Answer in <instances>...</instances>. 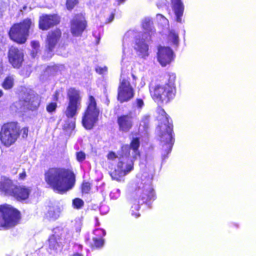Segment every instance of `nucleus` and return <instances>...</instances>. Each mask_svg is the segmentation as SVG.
I'll return each instance as SVG.
<instances>
[{
  "instance_id": "14",
  "label": "nucleus",
  "mask_w": 256,
  "mask_h": 256,
  "mask_svg": "<svg viewBox=\"0 0 256 256\" xmlns=\"http://www.w3.org/2000/svg\"><path fill=\"white\" fill-rule=\"evenodd\" d=\"M62 36V30L59 28L52 30L47 34L45 40V50L48 54L54 51Z\"/></svg>"
},
{
  "instance_id": "47",
  "label": "nucleus",
  "mask_w": 256,
  "mask_h": 256,
  "mask_svg": "<svg viewBox=\"0 0 256 256\" xmlns=\"http://www.w3.org/2000/svg\"><path fill=\"white\" fill-rule=\"evenodd\" d=\"M22 102V101H19V102H18V104H18V105H20H20H21V104H20V102Z\"/></svg>"
},
{
  "instance_id": "3",
  "label": "nucleus",
  "mask_w": 256,
  "mask_h": 256,
  "mask_svg": "<svg viewBox=\"0 0 256 256\" xmlns=\"http://www.w3.org/2000/svg\"><path fill=\"white\" fill-rule=\"evenodd\" d=\"M29 129L28 126L20 128L18 122L16 121H10L4 122L0 130V141L6 148H9L14 144L20 136L26 138L28 136Z\"/></svg>"
},
{
  "instance_id": "23",
  "label": "nucleus",
  "mask_w": 256,
  "mask_h": 256,
  "mask_svg": "<svg viewBox=\"0 0 256 256\" xmlns=\"http://www.w3.org/2000/svg\"><path fill=\"white\" fill-rule=\"evenodd\" d=\"M128 145L134 153L132 156L133 159L136 160L138 156H140V152L138 150L140 146V138L139 137L132 138Z\"/></svg>"
},
{
  "instance_id": "38",
  "label": "nucleus",
  "mask_w": 256,
  "mask_h": 256,
  "mask_svg": "<svg viewBox=\"0 0 256 256\" xmlns=\"http://www.w3.org/2000/svg\"><path fill=\"white\" fill-rule=\"evenodd\" d=\"M48 214L50 217H54L56 215V208L54 206L50 207L48 211Z\"/></svg>"
},
{
  "instance_id": "10",
  "label": "nucleus",
  "mask_w": 256,
  "mask_h": 256,
  "mask_svg": "<svg viewBox=\"0 0 256 256\" xmlns=\"http://www.w3.org/2000/svg\"><path fill=\"white\" fill-rule=\"evenodd\" d=\"M85 13L81 12L74 14L70 21V30L73 36H80L86 30L88 22Z\"/></svg>"
},
{
  "instance_id": "28",
  "label": "nucleus",
  "mask_w": 256,
  "mask_h": 256,
  "mask_svg": "<svg viewBox=\"0 0 256 256\" xmlns=\"http://www.w3.org/2000/svg\"><path fill=\"white\" fill-rule=\"evenodd\" d=\"M168 38L169 40L172 41V43L176 46H178V33L176 32L174 30L170 31Z\"/></svg>"
},
{
  "instance_id": "9",
  "label": "nucleus",
  "mask_w": 256,
  "mask_h": 256,
  "mask_svg": "<svg viewBox=\"0 0 256 256\" xmlns=\"http://www.w3.org/2000/svg\"><path fill=\"white\" fill-rule=\"evenodd\" d=\"M68 104L64 114L68 118H72L77 115L82 104V96L79 90L70 87L66 90Z\"/></svg>"
},
{
  "instance_id": "17",
  "label": "nucleus",
  "mask_w": 256,
  "mask_h": 256,
  "mask_svg": "<svg viewBox=\"0 0 256 256\" xmlns=\"http://www.w3.org/2000/svg\"><path fill=\"white\" fill-rule=\"evenodd\" d=\"M158 60L160 64L164 66L170 64L174 60V54L169 47L160 46L157 53Z\"/></svg>"
},
{
  "instance_id": "22",
  "label": "nucleus",
  "mask_w": 256,
  "mask_h": 256,
  "mask_svg": "<svg viewBox=\"0 0 256 256\" xmlns=\"http://www.w3.org/2000/svg\"><path fill=\"white\" fill-rule=\"evenodd\" d=\"M40 100L38 94L30 95L28 101V109L30 110H36L40 106Z\"/></svg>"
},
{
  "instance_id": "34",
  "label": "nucleus",
  "mask_w": 256,
  "mask_h": 256,
  "mask_svg": "<svg viewBox=\"0 0 256 256\" xmlns=\"http://www.w3.org/2000/svg\"><path fill=\"white\" fill-rule=\"evenodd\" d=\"M62 88L61 90H56L54 92L52 96V99L54 102H57L60 99V94H62Z\"/></svg>"
},
{
  "instance_id": "39",
  "label": "nucleus",
  "mask_w": 256,
  "mask_h": 256,
  "mask_svg": "<svg viewBox=\"0 0 256 256\" xmlns=\"http://www.w3.org/2000/svg\"><path fill=\"white\" fill-rule=\"evenodd\" d=\"M152 24V20H145L142 23V26L144 28H150L151 25Z\"/></svg>"
},
{
  "instance_id": "8",
  "label": "nucleus",
  "mask_w": 256,
  "mask_h": 256,
  "mask_svg": "<svg viewBox=\"0 0 256 256\" xmlns=\"http://www.w3.org/2000/svg\"><path fill=\"white\" fill-rule=\"evenodd\" d=\"M20 212L10 204L0 205V230H8L16 226L20 219Z\"/></svg>"
},
{
  "instance_id": "21",
  "label": "nucleus",
  "mask_w": 256,
  "mask_h": 256,
  "mask_svg": "<svg viewBox=\"0 0 256 256\" xmlns=\"http://www.w3.org/2000/svg\"><path fill=\"white\" fill-rule=\"evenodd\" d=\"M172 9L176 15V20L182 22V17L184 12V6L181 0H170Z\"/></svg>"
},
{
  "instance_id": "31",
  "label": "nucleus",
  "mask_w": 256,
  "mask_h": 256,
  "mask_svg": "<svg viewBox=\"0 0 256 256\" xmlns=\"http://www.w3.org/2000/svg\"><path fill=\"white\" fill-rule=\"evenodd\" d=\"M78 3V0H66V7L68 10L70 11L74 9Z\"/></svg>"
},
{
  "instance_id": "29",
  "label": "nucleus",
  "mask_w": 256,
  "mask_h": 256,
  "mask_svg": "<svg viewBox=\"0 0 256 256\" xmlns=\"http://www.w3.org/2000/svg\"><path fill=\"white\" fill-rule=\"evenodd\" d=\"M92 184L88 182H83L81 184V192L82 194H88L90 192Z\"/></svg>"
},
{
  "instance_id": "24",
  "label": "nucleus",
  "mask_w": 256,
  "mask_h": 256,
  "mask_svg": "<svg viewBox=\"0 0 256 256\" xmlns=\"http://www.w3.org/2000/svg\"><path fill=\"white\" fill-rule=\"evenodd\" d=\"M135 49L140 52V55L142 58H144L148 56V45L144 42L139 40L136 43Z\"/></svg>"
},
{
  "instance_id": "13",
  "label": "nucleus",
  "mask_w": 256,
  "mask_h": 256,
  "mask_svg": "<svg viewBox=\"0 0 256 256\" xmlns=\"http://www.w3.org/2000/svg\"><path fill=\"white\" fill-rule=\"evenodd\" d=\"M7 58L8 62L14 68L19 69L22 67L24 62L23 50L14 46L8 48Z\"/></svg>"
},
{
  "instance_id": "42",
  "label": "nucleus",
  "mask_w": 256,
  "mask_h": 256,
  "mask_svg": "<svg viewBox=\"0 0 256 256\" xmlns=\"http://www.w3.org/2000/svg\"><path fill=\"white\" fill-rule=\"evenodd\" d=\"M26 177V173L24 169L23 170L22 172L18 174V179L20 180H24Z\"/></svg>"
},
{
  "instance_id": "46",
  "label": "nucleus",
  "mask_w": 256,
  "mask_h": 256,
  "mask_svg": "<svg viewBox=\"0 0 256 256\" xmlns=\"http://www.w3.org/2000/svg\"><path fill=\"white\" fill-rule=\"evenodd\" d=\"M4 92L3 91L0 89V98L3 96Z\"/></svg>"
},
{
  "instance_id": "18",
  "label": "nucleus",
  "mask_w": 256,
  "mask_h": 256,
  "mask_svg": "<svg viewBox=\"0 0 256 256\" xmlns=\"http://www.w3.org/2000/svg\"><path fill=\"white\" fill-rule=\"evenodd\" d=\"M94 232L96 235H97L96 232H98L100 235V236H95L92 238V242H90V238H87L86 242L92 250L100 248L104 244V240L102 238V237L105 236L106 232L102 229L96 228L94 230Z\"/></svg>"
},
{
  "instance_id": "49",
  "label": "nucleus",
  "mask_w": 256,
  "mask_h": 256,
  "mask_svg": "<svg viewBox=\"0 0 256 256\" xmlns=\"http://www.w3.org/2000/svg\"><path fill=\"white\" fill-rule=\"evenodd\" d=\"M51 68V66H48L47 69H49Z\"/></svg>"
},
{
  "instance_id": "27",
  "label": "nucleus",
  "mask_w": 256,
  "mask_h": 256,
  "mask_svg": "<svg viewBox=\"0 0 256 256\" xmlns=\"http://www.w3.org/2000/svg\"><path fill=\"white\" fill-rule=\"evenodd\" d=\"M130 148L128 144H122L120 148V157H129L130 155Z\"/></svg>"
},
{
  "instance_id": "7",
  "label": "nucleus",
  "mask_w": 256,
  "mask_h": 256,
  "mask_svg": "<svg viewBox=\"0 0 256 256\" xmlns=\"http://www.w3.org/2000/svg\"><path fill=\"white\" fill-rule=\"evenodd\" d=\"M32 25V21L30 18L14 23L8 32L10 38L18 44H24L28 40Z\"/></svg>"
},
{
  "instance_id": "6",
  "label": "nucleus",
  "mask_w": 256,
  "mask_h": 256,
  "mask_svg": "<svg viewBox=\"0 0 256 256\" xmlns=\"http://www.w3.org/2000/svg\"><path fill=\"white\" fill-rule=\"evenodd\" d=\"M100 114L95 98L92 96H89L86 108L82 117L83 127L86 130H92L98 123Z\"/></svg>"
},
{
  "instance_id": "20",
  "label": "nucleus",
  "mask_w": 256,
  "mask_h": 256,
  "mask_svg": "<svg viewBox=\"0 0 256 256\" xmlns=\"http://www.w3.org/2000/svg\"><path fill=\"white\" fill-rule=\"evenodd\" d=\"M14 186L10 178L6 176L2 177L0 179V194L10 196Z\"/></svg>"
},
{
  "instance_id": "16",
  "label": "nucleus",
  "mask_w": 256,
  "mask_h": 256,
  "mask_svg": "<svg viewBox=\"0 0 256 256\" xmlns=\"http://www.w3.org/2000/svg\"><path fill=\"white\" fill-rule=\"evenodd\" d=\"M124 162L119 160L116 164V168L110 172V176L112 180L120 181L122 177L126 176L134 169V162L128 164L124 166Z\"/></svg>"
},
{
  "instance_id": "44",
  "label": "nucleus",
  "mask_w": 256,
  "mask_h": 256,
  "mask_svg": "<svg viewBox=\"0 0 256 256\" xmlns=\"http://www.w3.org/2000/svg\"><path fill=\"white\" fill-rule=\"evenodd\" d=\"M114 13L111 14L110 15V16L109 18H108V20H106V22H112L114 20Z\"/></svg>"
},
{
  "instance_id": "37",
  "label": "nucleus",
  "mask_w": 256,
  "mask_h": 256,
  "mask_svg": "<svg viewBox=\"0 0 256 256\" xmlns=\"http://www.w3.org/2000/svg\"><path fill=\"white\" fill-rule=\"evenodd\" d=\"M31 46L36 52L40 48V43L38 41L34 40L31 42Z\"/></svg>"
},
{
  "instance_id": "1",
  "label": "nucleus",
  "mask_w": 256,
  "mask_h": 256,
  "mask_svg": "<svg viewBox=\"0 0 256 256\" xmlns=\"http://www.w3.org/2000/svg\"><path fill=\"white\" fill-rule=\"evenodd\" d=\"M44 175L48 187L60 194L71 190L76 183V175L74 171L68 168L50 166L44 171Z\"/></svg>"
},
{
  "instance_id": "36",
  "label": "nucleus",
  "mask_w": 256,
  "mask_h": 256,
  "mask_svg": "<svg viewBox=\"0 0 256 256\" xmlns=\"http://www.w3.org/2000/svg\"><path fill=\"white\" fill-rule=\"evenodd\" d=\"M106 158L109 160H114L116 158H118V156L115 152L110 151L107 154Z\"/></svg>"
},
{
  "instance_id": "48",
  "label": "nucleus",
  "mask_w": 256,
  "mask_h": 256,
  "mask_svg": "<svg viewBox=\"0 0 256 256\" xmlns=\"http://www.w3.org/2000/svg\"><path fill=\"white\" fill-rule=\"evenodd\" d=\"M80 246V248H82V245H80V246Z\"/></svg>"
},
{
  "instance_id": "43",
  "label": "nucleus",
  "mask_w": 256,
  "mask_h": 256,
  "mask_svg": "<svg viewBox=\"0 0 256 256\" xmlns=\"http://www.w3.org/2000/svg\"><path fill=\"white\" fill-rule=\"evenodd\" d=\"M156 18L158 20H162L164 22H168V20L166 18H165L162 14H156Z\"/></svg>"
},
{
  "instance_id": "40",
  "label": "nucleus",
  "mask_w": 256,
  "mask_h": 256,
  "mask_svg": "<svg viewBox=\"0 0 256 256\" xmlns=\"http://www.w3.org/2000/svg\"><path fill=\"white\" fill-rule=\"evenodd\" d=\"M107 70V68L106 67L102 68L100 66H98L96 68V71L98 74H103V73Z\"/></svg>"
},
{
  "instance_id": "4",
  "label": "nucleus",
  "mask_w": 256,
  "mask_h": 256,
  "mask_svg": "<svg viewBox=\"0 0 256 256\" xmlns=\"http://www.w3.org/2000/svg\"><path fill=\"white\" fill-rule=\"evenodd\" d=\"M156 198L154 190L150 183L144 184L142 186H138L136 190L134 196L131 200L132 214L136 218L140 217V214L138 211L140 206L149 204Z\"/></svg>"
},
{
  "instance_id": "19",
  "label": "nucleus",
  "mask_w": 256,
  "mask_h": 256,
  "mask_svg": "<svg viewBox=\"0 0 256 256\" xmlns=\"http://www.w3.org/2000/svg\"><path fill=\"white\" fill-rule=\"evenodd\" d=\"M30 192V189L25 186L15 185L10 196L18 200H24L28 198Z\"/></svg>"
},
{
  "instance_id": "11",
  "label": "nucleus",
  "mask_w": 256,
  "mask_h": 256,
  "mask_svg": "<svg viewBox=\"0 0 256 256\" xmlns=\"http://www.w3.org/2000/svg\"><path fill=\"white\" fill-rule=\"evenodd\" d=\"M136 118V115L132 111L118 115L116 122L118 131L122 134L129 132L134 126Z\"/></svg>"
},
{
  "instance_id": "12",
  "label": "nucleus",
  "mask_w": 256,
  "mask_h": 256,
  "mask_svg": "<svg viewBox=\"0 0 256 256\" xmlns=\"http://www.w3.org/2000/svg\"><path fill=\"white\" fill-rule=\"evenodd\" d=\"M134 96V90L129 80L123 78L118 88L117 100L120 103L127 102Z\"/></svg>"
},
{
  "instance_id": "41",
  "label": "nucleus",
  "mask_w": 256,
  "mask_h": 256,
  "mask_svg": "<svg viewBox=\"0 0 256 256\" xmlns=\"http://www.w3.org/2000/svg\"><path fill=\"white\" fill-rule=\"evenodd\" d=\"M136 102L138 108H141L144 105V101L141 98H136Z\"/></svg>"
},
{
  "instance_id": "33",
  "label": "nucleus",
  "mask_w": 256,
  "mask_h": 256,
  "mask_svg": "<svg viewBox=\"0 0 256 256\" xmlns=\"http://www.w3.org/2000/svg\"><path fill=\"white\" fill-rule=\"evenodd\" d=\"M141 122L143 124L144 129H148L150 124V116L148 115L144 116L142 118Z\"/></svg>"
},
{
  "instance_id": "15",
  "label": "nucleus",
  "mask_w": 256,
  "mask_h": 256,
  "mask_svg": "<svg viewBox=\"0 0 256 256\" xmlns=\"http://www.w3.org/2000/svg\"><path fill=\"white\" fill-rule=\"evenodd\" d=\"M60 18L57 14H44L38 20V28L42 30H47L60 23Z\"/></svg>"
},
{
  "instance_id": "35",
  "label": "nucleus",
  "mask_w": 256,
  "mask_h": 256,
  "mask_svg": "<svg viewBox=\"0 0 256 256\" xmlns=\"http://www.w3.org/2000/svg\"><path fill=\"white\" fill-rule=\"evenodd\" d=\"M76 159L80 162H82L86 159V154L82 151H80L76 152Z\"/></svg>"
},
{
  "instance_id": "5",
  "label": "nucleus",
  "mask_w": 256,
  "mask_h": 256,
  "mask_svg": "<svg viewBox=\"0 0 256 256\" xmlns=\"http://www.w3.org/2000/svg\"><path fill=\"white\" fill-rule=\"evenodd\" d=\"M156 112L160 120L162 122L160 123V126L162 124L166 126V130L163 132L160 136V140L162 142V150L163 153V157L166 158L171 152L172 147L174 142V139L172 137L173 124L169 122L170 116L166 113L165 110L161 106L157 108Z\"/></svg>"
},
{
  "instance_id": "50",
  "label": "nucleus",
  "mask_w": 256,
  "mask_h": 256,
  "mask_svg": "<svg viewBox=\"0 0 256 256\" xmlns=\"http://www.w3.org/2000/svg\"><path fill=\"white\" fill-rule=\"evenodd\" d=\"M124 0H120V2H123L124 1Z\"/></svg>"
},
{
  "instance_id": "45",
  "label": "nucleus",
  "mask_w": 256,
  "mask_h": 256,
  "mask_svg": "<svg viewBox=\"0 0 256 256\" xmlns=\"http://www.w3.org/2000/svg\"><path fill=\"white\" fill-rule=\"evenodd\" d=\"M72 256H84L81 254L76 252V253L73 254Z\"/></svg>"
},
{
  "instance_id": "2",
  "label": "nucleus",
  "mask_w": 256,
  "mask_h": 256,
  "mask_svg": "<svg viewBox=\"0 0 256 256\" xmlns=\"http://www.w3.org/2000/svg\"><path fill=\"white\" fill-rule=\"evenodd\" d=\"M174 74H168L167 82L164 84H156L150 87V93L152 98L161 104H168L175 98L176 88L175 84Z\"/></svg>"
},
{
  "instance_id": "32",
  "label": "nucleus",
  "mask_w": 256,
  "mask_h": 256,
  "mask_svg": "<svg viewBox=\"0 0 256 256\" xmlns=\"http://www.w3.org/2000/svg\"><path fill=\"white\" fill-rule=\"evenodd\" d=\"M84 206V201L80 198H75L72 200V206L74 208L78 210Z\"/></svg>"
},
{
  "instance_id": "25",
  "label": "nucleus",
  "mask_w": 256,
  "mask_h": 256,
  "mask_svg": "<svg viewBox=\"0 0 256 256\" xmlns=\"http://www.w3.org/2000/svg\"><path fill=\"white\" fill-rule=\"evenodd\" d=\"M61 239L60 236L56 234H52L48 238V248L50 250H56L60 247L59 240Z\"/></svg>"
},
{
  "instance_id": "30",
  "label": "nucleus",
  "mask_w": 256,
  "mask_h": 256,
  "mask_svg": "<svg viewBox=\"0 0 256 256\" xmlns=\"http://www.w3.org/2000/svg\"><path fill=\"white\" fill-rule=\"evenodd\" d=\"M58 108V104L54 102H50L46 106V110L49 114H53L56 112Z\"/></svg>"
},
{
  "instance_id": "26",
  "label": "nucleus",
  "mask_w": 256,
  "mask_h": 256,
  "mask_svg": "<svg viewBox=\"0 0 256 256\" xmlns=\"http://www.w3.org/2000/svg\"><path fill=\"white\" fill-rule=\"evenodd\" d=\"M1 86L5 90H10L14 86V78L12 76L8 75L4 80Z\"/></svg>"
}]
</instances>
